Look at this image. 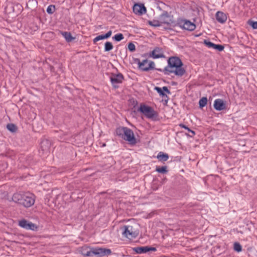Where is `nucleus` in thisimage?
Masks as SVG:
<instances>
[{"label": "nucleus", "mask_w": 257, "mask_h": 257, "mask_svg": "<svg viewBox=\"0 0 257 257\" xmlns=\"http://www.w3.org/2000/svg\"><path fill=\"white\" fill-rule=\"evenodd\" d=\"M183 64L181 60L178 57H170L168 60V66L163 69V72L166 75L174 73L176 76L181 77L186 72L182 67Z\"/></svg>", "instance_id": "obj_1"}, {"label": "nucleus", "mask_w": 257, "mask_h": 257, "mask_svg": "<svg viewBox=\"0 0 257 257\" xmlns=\"http://www.w3.org/2000/svg\"><path fill=\"white\" fill-rule=\"evenodd\" d=\"M115 133L116 136L128 142L131 145H135L137 143L133 131L130 128L124 126L118 127L116 128Z\"/></svg>", "instance_id": "obj_2"}, {"label": "nucleus", "mask_w": 257, "mask_h": 257, "mask_svg": "<svg viewBox=\"0 0 257 257\" xmlns=\"http://www.w3.org/2000/svg\"><path fill=\"white\" fill-rule=\"evenodd\" d=\"M138 111L141 112L148 118H153L156 115V111L151 107L141 103Z\"/></svg>", "instance_id": "obj_3"}, {"label": "nucleus", "mask_w": 257, "mask_h": 257, "mask_svg": "<svg viewBox=\"0 0 257 257\" xmlns=\"http://www.w3.org/2000/svg\"><path fill=\"white\" fill-rule=\"evenodd\" d=\"M136 62H137L139 69L142 71H148L155 68V63L153 61H148L146 59L141 62L139 59H137Z\"/></svg>", "instance_id": "obj_4"}, {"label": "nucleus", "mask_w": 257, "mask_h": 257, "mask_svg": "<svg viewBox=\"0 0 257 257\" xmlns=\"http://www.w3.org/2000/svg\"><path fill=\"white\" fill-rule=\"evenodd\" d=\"M92 249L93 255H97L98 257H102L111 254V250L109 248L97 247H92Z\"/></svg>", "instance_id": "obj_5"}, {"label": "nucleus", "mask_w": 257, "mask_h": 257, "mask_svg": "<svg viewBox=\"0 0 257 257\" xmlns=\"http://www.w3.org/2000/svg\"><path fill=\"white\" fill-rule=\"evenodd\" d=\"M124 77L122 74L118 73L117 74L112 73L110 79L113 86L115 88H118V84L121 83Z\"/></svg>", "instance_id": "obj_6"}, {"label": "nucleus", "mask_w": 257, "mask_h": 257, "mask_svg": "<svg viewBox=\"0 0 257 257\" xmlns=\"http://www.w3.org/2000/svg\"><path fill=\"white\" fill-rule=\"evenodd\" d=\"M123 230L122 235L128 238L130 236L134 237L136 236V233L133 230V226L131 225H124L121 228Z\"/></svg>", "instance_id": "obj_7"}, {"label": "nucleus", "mask_w": 257, "mask_h": 257, "mask_svg": "<svg viewBox=\"0 0 257 257\" xmlns=\"http://www.w3.org/2000/svg\"><path fill=\"white\" fill-rule=\"evenodd\" d=\"M51 146V142L47 140L44 139L41 142V149L43 154L47 155L50 152V148Z\"/></svg>", "instance_id": "obj_8"}, {"label": "nucleus", "mask_w": 257, "mask_h": 257, "mask_svg": "<svg viewBox=\"0 0 257 257\" xmlns=\"http://www.w3.org/2000/svg\"><path fill=\"white\" fill-rule=\"evenodd\" d=\"M180 24L183 29L188 31H193L196 28L195 25L188 20H183Z\"/></svg>", "instance_id": "obj_9"}, {"label": "nucleus", "mask_w": 257, "mask_h": 257, "mask_svg": "<svg viewBox=\"0 0 257 257\" xmlns=\"http://www.w3.org/2000/svg\"><path fill=\"white\" fill-rule=\"evenodd\" d=\"M133 12L137 15H142L146 13V8L143 5L137 4L133 7Z\"/></svg>", "instance_id": "obj_10"}, {"label": "nucleus", "mask_w": 257, "mask_h": 257, "mask_svg": "<svg viewBox=\"0 0 257 257\" xmlns=\"http://www.w3.org/2000/svg\"><path fill=\"white\" fill-rule=\"evenodd\" d=\"M214 107L217 110H222L225 108V104L221 99H217L214 101Z\"/></svg>", "instance_id": "obj_11"}, {"label": "nucleus", "mask_w": 257, "mask_h": 257, "mask_svg": "<svg viewBox=\"0 0 257 257\" xmlns=\"http://www.w3.org/2000/svg\"><path fill=\"white\" fill-rule=\"evenodd\" d=\"M80 252L84 256H90L93 255L92 248L87 246H83L81 247Z\"/></svg>", "instance_id": "obj_12"}, {"label": "nucleus", "mask_w": 257, "mask_h": 257, "mask_svg": "<svg viewBox=\"0 0 257 257\" xmlns=\"http://www.w3.org/2000/svg\"><path fill=\"white\" fill-rule=\"evenodd\" d=\"M160 50V49H153L152 52L150 54V56L154 59L165 57L163 53L161 52Z\"/></svg>", "instance_id": "obj_13"}, {"label": "nucleus", "mask_w": 257, "mask_h": 257, "mask_svg": "<svg viewBox=\"0 0 257 257\" xmlns=\"http://www.w3.org/2000/svg\"><path fill=\"white\" fill-rule=\"evenodd\" d=\"M19 225L22 228L26 229H32V223L29 222L25 219L19 221Z\"/></svg>", "instance_id": "obj_14"}, {"label": "nucleus", "mask_w": 257, "mask_h": 257, "mask_svg": "<svg viewBox=\"0 0 257 257\" xmlns=\"http://www.w3.org/2000/svg\"><path fill=\"white\" fill-rule=\"evenodd\" d=\"M216 19L220 23H224L227 20L226 15L221 12H218L216 14Z\"/></svg>", "instance_id": "obj_15"}, {"label": "nucleus", "mask_w": 257, "mask_h": 257, "mask_svg": "<svg viewBox=\"0 0 257 257\" xmlns=\"http://www.w3.org/2000/svg\"><path fill=\"white\" fill-rule=\"evenodd\" d=\"M24 195V194H22L21 193H15L13 195L12 199L16 203L21 204V203H22L21 202L22 201H23V200H24V199H23Z\"/></svg>", "instance_id": "obj_16"}, {"label": "nucleus", "mask_w": 257, "mask_h": 257, "mask_svg": "<svg viewBox=\"0 0 257 257\" xmlns=\"http://www.w3.org/2000/svg\"><path fill=\"white\" fill-rule=\"evenodd\" d=\"M23 199V201L21 202V205H23L26 207H30L32 205L31 197H29L27 196L26 194H24Z\"/></svg>", "instance_id": "obj_17"}, {"label": "nucleus", "mask_w": 257, "mask_h": 257, "mask_svg": "<svg viewBox=\"0 0 257 257\" xmlns=\"http://www.w3.org/2000/svg\"><path fill=\"white\" fill-rule=\"evenodd\" d=\"M204 44L207 47H212L213 48H224V45H216L207 40H204Z\"/></svg>", "instance_id": "obj_18"}, {"label": "nucleus", "mask_w": 257, "mask_h": 257, "mask_svg": "<svg viewBox=\"0 0 257 257\" xmlns=\"http://www.w3.org/2000/svg\"><path fill=\"white\" fill-rule=\"evenodd\" d=\"M160 22L161 23V24H169L171 22V19L167 14H163L160 16Z\"/></svg>", "instance_id": "obj_19"}, {"label": "nucleus", "mask_w": 257, "mask_h": 257, "mask_svg": "<svg viewBox=\"0 0 257 257\" xmlns=\"http://www.w3.org/2000/svg\"><path fill=\"white\" fill-rule=\"evenodd\" d=\"M157 158L161 162H165L168 160L169 159V155L166 154L164 153V152H160L159 153L157 156Z\"/></svg>", "instance_id": "obj_20"}, {"label": "nucleus", "mask_w": 257, "mask_h": 257, "mask_svg": "<svg viewBox=\"0 0 257 257\" xmlns=\"http://www.w3.org/2000/svg\"><path fill=\"white\" fill-rule=\"evenodd\" d=\"M133 250L138 254L146 253L148 250L147 246L134 247Z\"/></svg>", "instance_id": "obj_21"}, {"label": "nucleus", "mask_w": 257, "mask_h": 257, "mask_svg": "<svg viewBox=\"0 0 257 257\" xmlns=\"http://www.w3.org/2000/svg\"><path fill=\"white\" fill-rule=\"evenodd\" d=\"M111 34H112L111 31H109L105 35H101L98 36L95 38H94V39L93 40V41L94 43H95L96 41H98L99 40L108 38L109 37H110V36L111 35Z\"/></svg>", "instance_id": "obj_22"}, {"label": "nucleus", "mask_w": 257, "mask_h": 257, "mask_svg": "<svg viewBox=\"0 0 257 257\" xmlns=\"http://www.w3.org/2000/svg\"><path fill=\"white\" fill-rule=\"evenodd\" d=\"M155 90L157 91V92L159 94L160 96H161L163 97L166 98L167 100L166 101H167L168 99V97L166 95V94L163 91L162 88L156 86L155 87Z\"/></svg>", "instance_id": "obj_23"}, {"label": "nucleus", "mask_w": 257, "mask_h": 257, "mask_svg": "<svg viewBox=\"0 0 257 257\" xmlns=\"http://www.w3.org/2000/svg\"><path fill=\"white\" fill-rule=\"evenodd\" d=\"M156 171L161 174H166L168 172L167 167L162 166V167H156Z\"/></svg>", "instance_id": "obj_24"}, {"label": "nucleus", "mask_w": 257, "mask_h": 257, "mask_svg": "<svg viewBox=\"0 0 257 257\" xmlns=\"http://www.w3.org/2000/svg\"><path fill=\"white\" fill-rule=\"evenodd\" d=\"M62 34L63 36L65 38L67 42H70L74 39V38L72 37L71 34L69 32H65L62 33Z\"/></svg>", "instance_id": "obj_25"}, {"label": "nucleus", "mask_w": 257, "mask_h": 257, "mask_svg": "<svg viewBox=\"0 0 257 257\" xmlns=\"http://www.w3.org/2000/svg\"><path fill=\"white\" fill-rule=\"evenodd\" d=\"M7 128L9 131L12 133L16 132L17 130V126L13 123H9L7 125Z\"/></svg>", "instance_id": "obj_26"}, {"label": "nucleus", "mask_w": 257, "mask_h": 257, "mask_svg": "<svg viewBox=\"0 0 257 257\" xmlns=\"http://www.w3.org/2000/svg\"><path fill=\"white\" fill-rule=\"evenodd\" d=\"M179 126L182 127V128H185V130H187L189 132L191 133V135H190L189 136L190 137H193L195 135V133L194 131L190 130L187 126L185 125V124H183V123H180L179 124Z\"/></svg>", "instance_id": "obj_27"}, {"label": "nucleus", "mask_w": 257, "mask_h": 257, "mask_svg": "<svg viewBox=\"0 0 257 257\" xmlns=\"http://www.w3.org/2000/svg\"><path fill=\"white\" fill-rule=\"evenodd\" d=\"M207 99L206 97H202L199 101V105L200 108H202L207 104Z\"/></svg>", "instance_id": "obj_28"}, {"label": "nucleus", "mask_w": 257, "mask_h": 257, "mask_svg": "<svg viewBox=\"0 0 257 257\" xmlns=\"http://www.w3.org/2000/svg\"><path fill=\"white\" fill-rule=\"evenodd\" d=\"M233 249L235 251L239 252L242 250V246L238 242H235L233 244Z\"/></svg>", "instance_id": "obj_29"}, {"label": "nucleus", "mask_w": 257, "mask_h": 257, "mask_svg": "<svg viewBox=\"0 0 257 257\" xmlns=\"http://www.w3.org/2000/svg\"><path fill=\"white\" fill-rule=\"evenodd\" d=\"M55 10V7L53 5H50L49 6L47 9V12L48 14H52Z\"/></svg>", "instance_id": "obj_30"}, {"label": "nucleus", "mask_w": 257, "mask_h": 257, "mask_svg": "<svg viewBox=\"0 0 257 257\" xmlns=\"http://www.w3.org/2000/svg\"><path fill=\"white\" fill-rule=\"evenodd\" d=\"M149 23L150 25L154 27H158L161 25L160 21H149Z\"/></svg>", "instance_id": "obj_31"}, {"label": "nucleus", "mask_w": 257, "mask_h": 257, "mask_svg": "<svg viewBox=\"0 0 257 257\" xmlns=\"http://www.w3.org/2000/svg\"><path fill=\"white\" fill-rule=\"evenodd\" d=\"M113 39L116 41H119L123 39V36L122 34H116L113 37Z\"/></svg>", "instance_id": "obj_32"}, {"label": "nucleus", "mask_w": 257, "mask_h": 257, "mask_svg": "<svg viewBox=\"0 0 257 257\" xmlns=\"http://www.w3.org/2000/svg\"><path fill=\"white\" fill-rule=\"evenodd\" d=\"M248 24L249 25L251 26L253 29H257V22H253L252 21H248Z\"/></svg>", "instance_id": "obj_33"}, {"label": "nucleus", "mask_w": 257, "mask_h": 257, "mask_svg": "<svg viewBox=\"0 0 257 257\" xmlns=\"http://www.w3.org/2000/svg\"><path fill=\"white\" fill-rule=\"evenodd\" d=\"M112 47H113V46H112L111 43H110L109 42H107L105 44V48H112Z\"/></svg>", "instance_id": "obj_34"}, {"label": "nucleus", "mask_w": 257, "mask_h": 257, "mask_svg": "<svg viewBox=\"0 0 257 257\" xmlns=\"http://www.w3.org/2000/svg\"><path fill=\"white\" fill-rule=\"evenodd\" d=\"M163 90L164 92H166L168 94H170V91L168 89L167 86H164L162 87Z\"/></svg>", "instance_id": "obj_35"}, {"label": "nucleus", "mask_w": 257, "mask_h": 257, "mask_svg": "<svg viewBox=\"0 0 257 257\" xmlns=\"http://www.w3.org/2000/svg\"><path fill=\"white\" fill-rule=\"evenodd\" d=\"M135 45L133 42H130L127 46V48H135Z\"/></svg>", "instance_id": "obj_36"}, {"label": "nucleus", "mask_w": 257, "mask_h": 257, "mask_svg": "<svg viewBox=\"0 0 257 257\" xmlns=\"http://www.w3.org/2000/svg\"><path fill=\"white\" fill-rule=\"evenodd\" d=\"M147 252H149L150 251H156V248L155 247H150V246H147Z\"/></svg>", "instance_id": "obj_37"}, {"label": "nucleus", "mask_w": 257, "mask_h": 257, "mask_svg": "<svg viewBox=\"0 0 257 257\" xmlns=\"http://www.w3.org/2000/svg\"><path fill=\"white\" fill-rule=\"evenodd\" d=\"M132 100H133V104H134V107H135V106H136V105H137V104H138V102H137V101L135 100L134 99H133Z\"/></svg>", "instance_id": "obj_38"}, {"label": "nucleus", "mask_w": 257, "mask_h": 257, "mask_svg": "<svg viewBox=\"0 0 257 257\" xmlns=\"http://www.w3.org/2000/svg\"><path fill=\"white\" fill-rule=\"evenodd\" d=\"M33 231L37 230L38 227L36 225H35L34 223H33Z\"/></svg>", "instance_id": "obj_39"}, {"label": "nucleus", "mask_w": 257, "mask_h": 257, "mask_svg": "<svg viewBox=\"0 0 257 257\" xmlns=\"http://www.w3.org/2000/svg\"><path fill=\"white\" fill-rule=\"evenodd\" d=\"M156 70H157L158 71H160V72H163V69H156Z\"/></svg>", "instance_id": "obj_40"}, {"label": "nucleus", "mask_w": 257, "mask_h": 257, "mask_svg": "<svg viewBox=\"0 0 257 257\" xmlns=\"http://www.w3.org/2000/svg\"><path fill=\"white\" fill-rule=\"evenodd\" d=\"M129 50H130L131 52H134V51L136 50V49H129Z\"/></svg>", "instance_id": "obj_41"}, {"label": "nucleus", "mask_w": 257, "mask_h": 257, "mask_svg": "<svg viewBox=\"0 0 257 257\" xmlns=\"http://www.w3.org/2000/svg\"><path fill=\"white\" fill-rule=\"evenodd\" d=\"M50 69H51V71H53L54 67L53 66H50Z\"/></svg>", "instance_id": "obj_42"}, {"label": "nucleus", "mask_w": 257, "mask_h": 257, "mask_svg": "<svg viewBox=\"0 0 257 257\" xmlns=\"http://www.w3.org/2000/svg\"><path fill=\"white\" fill-rule=\"evenodd\" d=\"M111 49H105V51H110Z\"/></svg>", "instance_id": "obj_43"}, {"label": "nucleus", "mask_w": 257, "mask_h": 257, "mask_svg": "<svg viewBox=\"0 0 257 257\" xmlns=\"http://www.w3.org/2000/svg\"><path fill=\"white\" fill-rule=\"evenodd\" d=\"M219 51H221L222 50H223V49H217Z\"/></svg>", "instance_id": "obj_44"}, {"label": "nucleus", "mask_w": 257, "mask_h": 257, "mask_svg": "<svg viewBox=\"0 0 257 257\" xmlns=\"http://www.w3.org/2000/svg\"><path fill=\"white\" fill-rule=\"evenodd\" d=\"M33 204H34V202H35V199L34 198H33Z\"/></svg>", "instance_id": "obj_45"}]
</instances>
